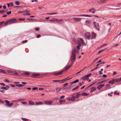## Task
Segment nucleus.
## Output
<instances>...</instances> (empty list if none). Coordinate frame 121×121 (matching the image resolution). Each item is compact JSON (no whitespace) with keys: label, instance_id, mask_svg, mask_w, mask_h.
Masks as SVG:
<instances>
[{"label":"nucleus","instance_id":"nucleus-1","mask_svg":"<svg viewBox=\"0 0 121 121\" xmlns=\"http://www.w3.org/2000/svg\"><path fill=\"white\" fill-rule=\"evenodd\" d=\"M76 50L75 49L73 50L72 51V55L71 57V59L72 64L65 67L63 70L64 71H66L68 69H69L73 65V63L74 62V60L75 59Z\"/></svg>","mask_w":121,"mask_h":121},{"label":"nucleus","instance_id":"nucleus-2","mask_svg":"<svg viewBox=\"0 0 121 121\" xmlns=\"http://www.w3.org/2000/svg\"><path fill=\"white\" fill-rule=\"evenodd\" d=\"M18 21L16 18H12L6 21L4 23L5 26H6L9 24H11L18 22Z\"/></svg>","mask_w":121,"mask_h":121},{"label":"nucleus","instance_id":"nucleus-3","mask_svg":"<svg viewBox=\"0 0 121 121\" xmlns=\"http://www.w3.org/2000/svg\"><path fill=\"white\" fill-rule=\"evenodd\" d=\"M85 36L87 39H92L93 37L91 36L90 35L89 32H87L85 34Z\"/></svg>","mask_w":121,"mask_h":121},{"label":"nucleus","instance_id":"nucleus-4","mask_svg":"<svg viewBox=\"0 0 121 121\" xmlns=\"http://www.w3.org/2000/svg\"><path fill=\"white\" fill-rule=\"evenodd\" d=\"M81 95V94H80L79 92L76 93L72 95V96L73 98V99H77Z\"/></svg>","mask_w":121,"mask_h":121},{"label":"nucleus","instance_id":"nucleus-5","mask_svg":"<svg viewBox=\"0 0 121 121\" xmlns=\"http://www.w3.org/2000/svg\"><path fill=\"white\" fill-rule=\"evenodd\" d=\"M53 103L52 101L45 100L44 101V104L48 105H52Z\"/></svg>","mask_w":121,"mask_h":121},{"label":"nucleus","instance_id":"nucleus-6","mask_svg":"<svg viewBox=\"0 0 121 121\" xmlns=\"http://www.w3.org/2000/svg\"><path fill=\"white\" fill-rule=\"evenodd\" d=\"M93 24L94 25V27L97 29V30L98 31H99V24L98 23H96V22L94 21Z\"/></svg>","mask_w":121,"mask_h":121},{"label":"nucleus","instance_id":"nucleus-7","mask_svg":"<svg viewBox=\"0 0 121 121\" xmlns=\"http://www.w3.org/2000/svg\"><path fill=\"white\" fill-rule=\"evenodd\" d=\"M73 19L76 22H79L82 19L81 18L78 17H73Z\"/></svg>","mask_w":121,"mask_h":121},{"label":"nucleus","instance_id":"nucleus-8","mask_svg":"<svg viewBox=\"0 0 121 121\" xmlns=\"http://www.w3.org/2000/svg\"><path fill=\"white\" fill-rule=\"evenodd\" d=\"M67 78H66L64 79H62V80H59V83H63L64 82V81H65L68 80H69V79H70L71 78L68 79H67Z\"/></svg>","mask_w":121,"mask_h":121},{"label":"nucleus","instance_id":"nucleus-9","mask_svg":"<svg viewBox=\"0 0 121 121\" xmlns=\"http://www.w3.org/2000/svg\"><path fill=\"white\" fill-rule=\"evenodd\" d=\"M74 16H79V17H81V16H84V17H91V16L87 15H84V14H81V15H74Z\"/></svg>","mask_w":121,"mask_h":121},{"label":"nucleus","instance_id":"nucleus-10","mask_svg":"<svg viewBox=\"0 0 121 121\" xmlns=\"http://www.w3.org/2000/svg\"><path fill=\"white\" fill-rule=\"evenodd\" d=\"M40 75L38 73H35L33 74L32 75V76L33 77H37L38 76H40Z\"/></svg>","mask_w":121,"mask_h":121},{"label":"nucleus","instance_id":"nucleus-11","mask_svg":"<svg viewBox=\"0 0 121 121\" xmlns=\"http://www.w3.org/2000/svg\"><path fill=\"white\" fill-rule=\"evenodd\" d=\"M96 88L95 87H93L91 88L90 89V91L91 92H92L96 90Z\"/></svg>","mask_w":121,"mask_h":121},{"label":"nucleus","instance_id":"nucleus-12","mask_svg":"<svg viewBox=\"0 0 121 121\" xmlns=\"http://www.w3.org/2000/svg\"><path fill=\"white\" fill-rule=\"evenodd\" d=\"M105 86L104 84H100L97 87V88L99 90H100L101 88Z\"/></svg>","mask_w":121,"mask_h":121},{"label":"nucleus","instance_id":"nucleus-13","mask_svg":"<svg viewBox=\"0 0 121 121\" xmlns=\"http://www.w3.org/2000/svg\"><path fill=\"white\" fill-rule=\"evenodd\" d=\"M35 105H38L43 104V102L40 101L38 102H35Z\"/></svg>","mask_w":121,"mask_h":121},{"label":"nucleus","instance_id":"nucleus-14","mask_svg":"<svg viewBox=\"0 0 121 121\" xmlns=\"http://www.w3.org/2000/svg\"><path fill=\"white\" fill-rule=\"evenodd\" d=\"M114 79L115 82H119L120 81H121V77L120 78H116Z\"/></svg>","mask_w":121,"mask_h":121},{"label":"nucleus","instance_id":"nucleus-15","mask_svg":"<svg viewBox=\"0 0 121 121\" xmlns=\"http://www.w3.org/2000/svg\"><path fill=\"white\" fill-rule=\"evenodd\" d=\"M115 82L114 79H113L109 81L108 82V83L110 84H114Z\"/></svg>","mask_w":121,"mask_h":121},{"label":"nucleus","instance_id":"nucleus-16","mask_svg":"<svg viewBox=\"0 0 121 121\" xmlns=\"http://www.w3.org/2000/svg\"><path fill=\"white\" fill-rule=\"evenodd\" d=\"M89 12H91L92 13H95V10L94 8H93L89 10Z\"/></svg>","mask_w":121,"mask_h":121},{"label":"nucleus","instance_id":"nucleus-17","mask_svg":"<svg viewBox=\"0 0 121 121\" xmlns=\"http://www.w3.org/2000/svg\"><path fill=\"white\" fill-rule=\"evenodd\" d=\"M67 99L69 100H71L72 101H74L75 100V99L73 98L72 96L71 97H68L67 98Z\"/></svg>","mask_w":121,"mask_h":121},{"label":"nucleus","instance_id":"nucleus-18","mask_svg":"<svg viewBox=\"0 0 121 121\" xmlns=\"http://www.w3.org/2000/svg\"><path fill=\"white\" fill-rule=\"evenodd\" d=\"M82 80L83 81H85L86 80V81H87L89 79V78H87L86 77H85V76L84 77H82Z\"/></svg>","mask_w":121,"mask_h":121},{"label":"nucleus","instance_id":"nucleus-19","mask_svg":"<svg viewBox=\"0 0 121 121\" xmlns=\"http://www.w3.org/2000/svg\"><path fill=\"white\" fill-rule=\"evenodd\" d=\"M29 104L31 105H35V104H34V102L32 100H30L29 101Z\"/></svg>","mask_w":121,"mask_h":121},{"label":"nucleus","instance_id":"nucleus-20","mask_svg":"<svg viewBox=\"0 0 121 121\" xmlns=\"http://www.w3.org/2000/svg\"><path fill=\"white\" fill-rule=\"evenodd\" d=\"M91 36L93 37V39L96 36V34L94 33V32H92L91 35Z\"/></svg>","mask_w":121,"mask_h":121},{"label":"nucleus","instance_id":"nucleus-21","mask_svg":"<svg viewBox=\"0 0 121 121\" xmlns=\"http://www.w3.org/2000/svg\"><path fill=\"white\" fill-rule=\"evenodd\" d=\"M56 18H52V19H49V21H50L52 22H55V21H56Z\"/></svg>","mask_w":121,"mask_h":121},{"label":"nucleus","instance_id":"nucleus-22","mask_svg":"<svg viewBox=\"0 0 121 121\" xmlns=\"http://www.w3.org/2000/svg\"><path fill=\"white\" fill-rule=\"evenodd\" d=\"M4 101L6 102L7 106L8 107L9 104V101L7 100H5Z\"/></svg>","mask_w":121,"mask_h":121},{"label":"nucleus","instance_id":"nucleus-23","mask_svg":"<svg viewBox=\"0 0 121 121\" xmlns=\"http://www.w3.org/2000/svg\"><path fill=\"white\" fill-rule=\"evenodd\" d=\"M83 40L81 38L78 41V42L79 44H81L83 42Z\"/></svg>","mask_w":121,"mask_h":121},{"label":"nucleus","instance_id":"nucleus-24","mask_svg":"<svg viewBox=\"0 0 121 121\" xmlns=\"http://www.w3.org/2000/svg\"><path fill=\"white\" fill-rule=\"evenodd\" d=\"M64 20L63 19H56V21H57L58 22H62Z\"/></svg>","mask_w":121,"mask_h":121},{"label":"nucleus","instance_id":"nucleus-25","mask_svg":"<svg viewBox=\"0 0 121 121\" xmlns=\"http://www.w3.org/2000/svg\"><path fill=\"white\" fill-rule=\"evenodd\" d=\"M65 102V100H60L59 101V102L60 104H62L63 102Z\"/></svg>","mask_w":121,"mask_h":121},{"label":"nucleus","instance_id":"nucleus-26","mask_svg":"<svg viewBox=\"0 0 121 121\" xmlns=\"http://www.w3.org/2000/svg\"><path fill=\"white\" fill-rule=\"evenodd\" d=\"M79 80L78 79H77L76 80H74V81L71 82L72 84L76 83L78 82H79Z\"/></svg>","mask_w":121,"mask_h":121},{"label":"nucleus","instance_id":"nucleus-27","mask_svg":"<svg viewBox=\"0 0 121 121\" xmlns=\"http://www.w3.org/2000/svg\"><path fill=\"white\" fill-rule=\"evenodd\" d=\"M5 22L4 21H3L0 22V26H3V24H4Z\"/></svg>","mask_w":121,"mask_h":121},{"label":"nucleus","instance_id":"nucleus-28","mask_svg":"<svg viewBox=\"0 0 121 121\" xmlns=\"http://www.w3.org/2000/svg\"><path fill=\"white\" fill-rule=\"evenodd\" d=\"M61 88L60 87H58L56 88V92H58L61 90Z\"/></svg>","mask_w":121,"mask_h":121},{"label":"nucleus","instance_id":"nucleus-29","mask_svg":"<svg viewBox=\"0 0 121 121\" xmlns=\"http://www.w3.org/2000/svg\"><path fill=\"white\" fill-rule=\"evenodd\" d=\"M16 85L18 87H22L24 86V85L21 84H16Z\"/></svg>","mask_w":121,"mask_h":121},{"label":"nucleus","instance_id":"nucleus-30","mask_svg":"<svg viewBox=\"0 0 121 121\" xmlns=\"http://www.w3.org/2000/svg\"><path fill=\"white\" fill-rule=\"evenodd\" d=\"M24 100V99H19L17 100H13L12 101V102H14L15 101H19L20 100Z\"/></svg>","mask_w":121,"mask_h":121},{"label":"nucleus","instance_id":"nucleus-31","mask_svg":"<svg viewBox=\"0 0 121 121\" xmlns=\"http://www.w3.org/2000/svg\"><path fill=\"white\" fill-rule=\"evenodd\" d=\"M64 72V70H63L57 73V75H60Z\"/></svg>","mask_w":121,"mask_h":121},{"label":"nucleus","instance_id":"nucleus-32","mask_svg":"<svg viewBox=\"0 0 121 121\" xmlns=\"http://www.w3.org/2000/svg\"><path fill=\"white\" fill-rule=\"evenodd\" d=\"M26 20H28L30 21H35V20H36V19H35L34 18H27L26 19Z\"/></svg>","mask_w":121,"mask_h":121},{"label":"nucleus","instance_id":"nucleus-33","mask_svg":"<svg viewBox=\"0 0 121 121\" xmlns=\"http://www.w3.org/2000/svg\"><path fill=\"white\" fill-rule=\"evenodd\" d=\"M79 86H76L75 88H74L73 89H72V90L73 91H74L75 90L77 89H78L79 88Z\"/></svg>","mask_w":121,"mask_h":121},{"label":"nucleus","instance_id":"nucleus-34","mask_svg":"<svg viewBox=\"0 0 121 121\" xmlns=\"http://www.w3.org/2000/svg\"><path fill=\"white\" fill-rule=\"evenodd\" d=\"M81 94L82 95L84 96H87L89 95L87 93H86L85 92L83 93H82Z\"/></svg>","mask_w":121,"mask_h":121},{"label":"nucleus","instance_id":"nucleus-35","mask_svg":"<svg viewBox=\"0 0 121 121\" xmlns=\"http://www.w3.org/2000/svg\"><path fill=\"white\" fill-rule=\"evenodd\" d=\"M23 74L26 75H30V73L28 72H26L24 73Z\"/></svg>","mask_w":121,"mask_h":121},{"label":"nucleus","instance_id":"nucleus-36","mask_svg":"<svg viewBox=\"0 0 121 121\" xmlns=\"http://www.w3.org/2000/svg\"><path fill=\"white\" fill-rule=\"evenodd\" d=\"M81 46L80 44H79L78 46H77V47L78 49V50H79L80 49V47Z\"/></svg>","mask_w":121,"mask_h":121},{"label":"nucleus","instance_id":"nucleus-37","mask_svg":"<svg viewBox=\"0 0 121 121\" xmlns=\"http://www.w3.org/2000/svg\"><path fill=\"white\" fill-rule=\"evenodd\" d=\"M91 75V73H89L88 74L86 75L85 76V77H86L87 78H89Z\"/></svg>","mask_w":121,"mask_h":121},{"label":"nucleus","instance_id":"nucleus-38","mask_svg":"<svg viewBox=\"0 0 121 121\" xmlns=\"http://www.w3.org/2000/svg\"><path fill=\"white\" fill-rule=\"evenodd\" d=\"M110 85L108 84H107L106 85V87L107 88H109V89L110 88H111L110 87Z\"/></svg>","mask_w":121,"mask_h":121},{"label":"nucleus","instance_id":"nucleus-39","mask_svg":"<svg viewBox=\"0 0 121 121\" xmlns=\"http://www.w3.org/2000/svg\"><path fill=\"white\" fill-rule=\"evenodd\" d=\"M106 80H103L102 81H101L99 82L98 84H100V83H104V82H105V81H106Z\"/></svg>","mask_w":121,"mask_h":121},{"label":"nucleus","instance_id":"nucleus-40","mask_svg":"<svg viewBox=\"0 0 121 121\" xmlns=\"http://www.w3.org/2000/svg\"><path fill=\"white\" fill-rule=\"evenodd\" d=\"M22 120L24 121H28V119L26 118H22Z\"/></svg>","mask_w":121,"mask_h":121},{"label":"nucleus","instance_id":"nucleus-41","mask_svg":"<svg viewBox=\"0 0 121 121\" xmlns=\"http://www.w3.org/2000/svg\"><path fill=\"white\" fill-rule=\"evenodd\" d=\"M51 74H53L54 75H57V73H56V72H52L51 73Z\"/></svg>","mask_w":121,"mask_h":121},{"label":"nucleus","instance_id":"nucleus-42","mask_svg":"<svg viewBox=\"0 0 121 121\" xmlns=\"http://www.w3.org/2000/svg\"><path fill=\"white\" fill-rule=\"evenodd\" d=\"M57 12H56L54 13H47V14H49V15H53L54 14H57Z\"/></svg>","mask_w":121,"mask_h":121},{"label":"nucleus","instance_id":"nucleus-43","mask_svg":"<svg viewBox=\"0 0 121 121\" xmlns=\"http://www.w3.org/2000/svg\"><path fill=\"white\" fill-rule=\"evenodd\" d=\"M25 20V19L24 18H20L19 19V20L20 21H24Z\"/></svg>","mask_w":121,"mask_h":121},{"label":"nucleus","instance_id":"nucleus-44","mask_svg":"<svg viewBox=\"0 0 121 121\" xmlns=\"http://www.w3.org/2000/svg\"><path fill=\"white\" fill-rule=\"evenodd\" d=\"M15 4L16 5H19L20 4V3L18 1H17L15 2Z\"/></svg>","mask_w":121,"mask_h":121},{"label":"nucleus","instance_id":"nucleus-45","mask_svg":"<svg viewBox=\"0 0 121 121\" xmlns=\"http://www.w3.org/2000/svg\"><path fill=\"white\" fill-rule=\"evenodd\" d=\"M90 21L89 20H86V23L88 24L90 23Z\"/></svg>","mask_w":121,"mask_h":121},{"label":"nucleus","instance_id":"nucleus-46","mask_svg":"<svg viewBox=\"0 0 121 121\" xmlns=\"http://www.w3.org/2000/svg\"><path fill=\"white\" fill-rule=\"evenodd\" d=\"M99 68V67H96L94 69H92L91 70V72H92V71H93L94 70H95L97 69L98 68Z\"/></svg>","mask_w":121,"mask_h":121},{"label":"nucleus","instance_id":"nucleus-47","mask_svg":"<svg viewBox=\"0 0 121 121\" xmlns=\"http://www.w3.org/2000/svg\"><path fill=\"white\" fill-rule=\"evenodd\" d=\"M7 11V10L5 11L4 10H2L1 11H0V13H2L3 12H6Z\"/></svg>","mask_w":121,"mask_h":121},{"label":"nucleus","instance_id":"nucleus-48","mask_svg":"<svg viewBox=\"0 0 121 121\" xmlns=\"http://www.w3.org/2000/svg\"><path fill=\"white\" fill-rule=\"evenodd\" d=\"M14 74L15 75H18V73L16 72H15L14 73Z\"/></svg>","mask_w":121,"mask_h":121},{"label":"nucleus","instance_id":"nucleus-49","mask_svg":"<svg viewBox=\"0 0 121 121\" xmlns=\"http://www.w3.org/2000/svg\"><path fill=\"white\" fill-rule=\"evenodd\" d=\"M10 86L11 87H16V86L15 85H13V84H11L10 85Z\"/></svg>","mask_w":121,"mask_h":121},{"label":"nucleus","instance_id":"nucleus-50","mask_svg":"<svg viewBox=\"0 0 121 121\" xmlns=\"http://www.w3.org/2000/svg\"><path fill=\"white\" fill-rule=\"evenodd\" d=\"M13 103H11L10 104H9V106L8 107H11L12 105H13Z\"/></svg>","mask_w":121,"mask_h":121},{"label":"nucleus","instance_id":"nucleus-51","mask_svg":"<svg viewBox=\"0 0 121 121\" xmlns=\"http://www.w3.org/2000/svg\"><path fill=\"white\" fill-rule=\"evenodd\" d=\"M1 89H4L5 90H7V89L5 87H1Z\"/></svg>","mask_w":121,"mask_h":121},{"label":"nucleus","instance_id":"nucleus-52","mask_svg":"<svg viewBox=\"0 0 121 121\" xmlns=\"http://www.w3.org/2000/svg\"><path fill=\"white\" fill-rule=\"evenodd\" d=\"M21 103H22L23 104H26L27 102H26L25 101V102H21Z\"/></svg>","mask_w":121,"mask_h":121},{"label":"nucleus","instance_id":"nucleus-53","mask_svg":"<svg viewBox=\"0 0 121 121\" xmlns=\"http://www.w3.org/2000/svg\"><path fill=\"white\" fill-rule=\"evenodd\" d=\"M105 49H103L102 50H101L100 51H99L98 53V54H99L101 52L104 51L105 50Z\"/></svg>","mask_w":121,"mask_h":121},{"label":"nucleus","instance_id":"nucleus-54","mask_svg":"<svg viewBox=\"0 0 121 121\" xmlns=\"http://www.w3.org/2000/svg\"><path fill=\"white\" fill-rule=\"evenodd\" d=\"M11 12H12L11 11L8 12H7V14L8 15H9L11 13Z\"/></svg>","mask_w":121,"mask_h":121},{"label":"nucleus","instance_id":"nucleus-55","mask_svg":"<svg viewBox=\"0 0 121 121\" xmlns=\"http://www.w3.org/2000/svg\"><path fill=\"white\" fill-rule=\"evenodd\" d=\"M81 44L83 46H85L86 45V44L84 42V41H83V42Z\"/></svg>","mask_w":121,"mask_h":121},{"label":"nucleus","instance_id":"nucleus-56","mask_svg":"<svg viewBox=\"0 0 121 121\" xmlns=\"http://www.w3.org/2000/svg\"><path fill=\"white\" fill-rule=\"evenodd\" d=\"M117 91H116L114 92V93L115 94L117 95H119V93H117Z\"/></svg>","mask_w":121,"mask_h":121},{"label":"nucleus","instance_id":"nucleus-57","mask_svg":"<svg viewBox=\"0 0 121 121\" xmlns=\"http://www.w3.org/2000/svg\"><path fill=\"white\" fill-rule=\"evenodd\" d=\"M38 88L37 87H35L33 88H32V90H35L36 89H38Z\"/></svg>","mask_w":121,"mask_h":121},{"label":"nucleus","instance_id":"nucleus-58","mask_svg":"<svg viewBox=\"0 0 121 121\" xmlns=\"http://www.w3.org/2000/svg\"><path fill=\"white\" fill-rule=\"evenodd\" d=\"M4 102L3 101L0 99V103L1 104H4Z\"/></svg>","mask_w":121,"mask_h":121},{"label":"nucleus","instance_id":"nucleus-59","mask_svg":"<svg viewBox=\"0 0 121 121\" xmlns=\"http://www.w3.org/2000/svg\"><path fill=\"white\" fill-rule=\"evenodd\" d=\"M10 4L11 7H12L13 6V4L12 2H10Z\"/></svg>","mask_w":121,"mask_h":121},{"label":"nucleus","instance_id":"nucleus-60","mask_svg":"<svg viewBox=\"0 0 121 121\" xmlns=\"http://www.w3.org/2000/svg\"><path fill=\"white\" fill-rule=\"evenodd\" d=\"M99 74L100 75H101L103 74L102 72V71L100 70L99 71Z\"/></svg>","mask_w":121,"mask_h":121},{"label":"nucleus","instance_id":"nucleus-61","mask_svg":"<svg viewBox=\"0 0 121 121\" xmlns=\"http://www.w3.org/2000/svg\"><path fill=\"white\" fill-rule=\"evenodd\" d=\"M65 96L64 95L60 97V98L61 99L64 98Z\"/></svg>","mask_w":121,"mask_h":121},{"label":"nucleus","instance_id":"nucleus-62","mask_svg":"<svg viewBox=\"0 0 121 121\" xmlns=\"http://www.w3.org/2000/svg\"><path fill=\"white\" fill-rule=\"evenodd\" d=\"M0 85H2L3 86H4L5 85V84L4 83H0Z\"/></svg>","mask_w":121,"mask_h":121},{"label":"nucleus","instance_id":"nucleus-63","mask_svg":"<svg viewBox=\"0 0 121 121\" xmlns=\"http://www.w3.org/2000/svg\"><path fill=\"white\" fill-rule=\"evenodd\" d=\"M117 73V72H114L113 73V74H112V75H115Z\"/></svg>","mask_w":121,"mask_h":121},{"label":"nucleus","instance_id":"nucleus-64","mask_svg":"<svg viewBox=\"0 0 121 121\" xmlns=\"http://www.w3.org/2000/svg\"><path fill=\"white\" fill-rule=\"evenodd\" d=\"M21 83L24 85H26V83L25 82H22Z\"/></svg>","mask_w":121,"mask_h":121}]
</instances>
